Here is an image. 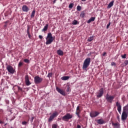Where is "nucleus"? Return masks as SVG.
<instances>
[{
	"label": "nucleus",
	"instance_id": "nucleus-50",
	"mask_svg": "<svg viewBox=\"0 0 128 128\" xmlns=\"http://www.w3.org/2000/svg\"><path fill=\"white\" fill-rule=\"evenodd\" d=\"M82 2H86V0H81Z\"/></svg>",
	"mask_w": 128,
	"mask_h": 128
},
{
	"label": "nucleus",
	"instance_id": "nucleus-38",
	"mask_svg": "<svg viewBox=\"0 0 128 128\" xmlns=\"http://www.w3.org/2000/svg\"><path fill=\"white\" fill-rule=\"evenodd\" d=\"M34 116H32L31 118V122H34Z\"/></svg>",
	"mask_w": 128,
	"mask_h": 128
},
{
	"label": "nucleus",
	"instance_id": "nucleus-42",
	"mask_svg": "<svg viewBox=\"0 0 128 128\" xmlns=\"http://www.w3.org/2000/svg\"><path fill=\"white\" fill-rule=\"evenodd\" d=\"M38 38H40V40H42L43 37H42V36L40 35V36H38Z\"/></svg>",
	"mask_w": 128,
	"mask_h": 128
},
{
	"label": "nucleus",
	"instance_id": "nucleus-23",
	"mask_svg": "<svg viewBox=\"0 0 128 128\" xmlns=\"http://www.w3.org/2000/svg\"><path fill=\"white\" fill-rule=\"evenodd\" d=\"M68 78H70V76H64L61 78V80H68Z\"/></svg>",
	"mask_w": 128,
	"mask_h": 128
},
{
	"label": "nucleus",
	"instance_id": "nucleus-2",
	"mask_svg": "<svg viewBox=\"0 0 128 128\" xmlns=\"http://www.w3.org/2000/svg\"><path fill=\"white\" fill-rule=\"evenodd\" d=\"M54 42V37H52V33L49 32L48 34V36L46 38V44H50L52 42Z\"/></svg>",
	"mask_w": 128,
	"mask_h": 128
},
{
	"label": "nucleus",
	"instance_id": "nucleus-24",
	"mask_svg": "<svg viewBox=\"0 0 128 128\" xmlns=\"http://www.w3.org/2000/svg\"><path fill=\"white\" fill-rule=\"evenodd\" d=\"M34 14H36V10H34L32 12V13L30 16L31 18H34Z\"/></svg>",
	"mask_w": 128,
	"mask_h": 128
},
{
	"label": "nucleus",
	"instance_id": "nucleus-51",
	"mask_svg": "<svg viewBox=\"0 0 128 128\" xmlns=\"http://www.w3.org/2000/svg\"><path fill=\"white\" fill-rule=\"evenodd\" d=\"M78 118H80V114L77 115Z\"/></svg>",
	"mask_w": 128,
	"mask_h": 128
},
{
	"label": "nucleus",
	"instance_id": "nucleus-22",
	"mask_svg": "<svg viewBox=\"0 0 128 128\" xmlns=\"http://www.w3.org/2000/svg\"><path fill=\"white\" fill-rule=\"evenodd\" d=\"M48 24H46L42 30V32H46V30H48Z\"/></svg>",
	"mask_w": 128,
	"mask_h": 128
},
{
	"label": "nucleus",
	"instance_id": "nucleus-13",
	"mask_svg": "<svg viewBox=\"0 0 128 128\" xmlns=\"http://www.w3.org/2000/svg\"><path fill=\"white\" fill-rule=\"evenodd\" d=\"M25 82L26 86H30V84H32V83H30V79L28 78V75H26L25 76Z\"/></svg>",
	"mask_w": 128,
	"mask_h": 128
},
{
	"label": "nucleus",
	"instance_id": "nucleus-45",
	"mask_svg": "<svg viewBox=\"0 0 128 128\" xmlns=\"http://www.w3.org/2000/svg\"><path fill=\"white\" fill-rule=\"evenodd\" d=\"M28 36L29 38H32L30 34H28Z\"/></svg>",
	"mask_w": 128,
	"mask_h": 128
},
{
	"label": "nucleus",
	"instance_id": "nucleus-44",
	"mask_svg": "<svg viewBox=\"0 0 128 128\" xmlns=\"http://www.w3.org/2000/svg\"><path fill=\"white\" fill-rule=\"evenodd\" d=\"M117 119L120 122V116H117Z\"/></svg>",
	"mask_w": 128,
	"mask_h": 128
},
{
	"label": "nucleus",
	"instance_id": "nucleus-27",
	"mask_svg": "<svg viewBox=\"0 0 128 128\" xmlns=\"http://www.w3.org/2000/svg\"><path fill=\"white\" fill-rule=\"evenodd\" d=\"M24 62H26V64H30V60H28V58L24 59Z\"/></svg>",
	"mask_w": 128,
	"mask_h": 128
},
{
	"label": "nucleus",
	"instance_id": "nucleus-31",
	"mask_svg": "<svg viewBox=\"0 0 128 128\" xmlns=\"http://www.w3.org/2000/svg\"><path fill=\"white\" fill-rule=\"evenodd\" d=\"M78 24V20H74L72 22V24H74V25H76Z\"/></svg>",
	"mask_w": 128,
	"mask_h": 128
},
{
	"label": "nucleus",
	"instance_id": "nucleus-7",
	"mask_svg": "<svg viewBox=\"0 0 128 128\" xmlns=\"http://www.w3.org/2000/svg\"><path fill=\"white\" fill-rule=\"evenodd\" d=\"M34 82L36 84H40L42 82V78H40L38 76H36L34 78Z\"/></svg>",
	"mask_w": 128,
	"mask_h": 128
},
{
	"label": "nucleus",
	"instance_id": "nucleus-52",
	"mask_svg": "<svg viewBox=\"0 0 128 128\" xmlns=\"http://www.w3.org/2000/svg\"><path fill=\"white\" fill-rule=\"evenodd\" d=\"M54 2H56V0L54 1Z\"/></svg>",
	"mask_w": 128,
	"mask_h": 128
},
{
	"label": "nucleus",
	"instance_id": "nucleus-46",
	"mask_svg": "<svg viewBox=\"0 0 128 128\" xmlns=\"http://www.w3.org/2000/svg\"><path fill=\"white\" fill-rule=\"evenodd\" d=\"M77 128H81V126L80 125H77Z\"/></svg>",
	"mask_w": 128,
	"mask_h": 128
},
{
	"label": "nucleus",
	"instance_id": "nucleus-47",
	"mask_svg": "<svg viewBox=\"0 0 128 128\" xmlns=\"http://www.w3.org/2000/svg\"><path fill=\"white\" fill-rule=\"evenodd\" d=\"M8 21H6L5 22H4V24H8Z\"/></svg>",
	"mask_w": 128,
	"mask_h": 128
},
{
	"label": "nucleus",
	"instance_id": "nucleus-28",
	"mask_svg": "<svg viewBox=\"0 0 128 128\" xmlns=\"http://www.w3.org/2000/svg\"><path fill=\"white\" fill-rule=\"evenodd\" d=\"M76 8L77 10H78V12H80V10H82V7L80 6H77Z\"/></svg>",
	"mask_w": 128,
	"mask_h": 128
},
{
	"label": "nucleus",
	"instance_id": "nucleus-41",
	"mask_svg": "<svg viewBox=\"0 0 128 128\" xmlns=\"http://www.w3.org/2000/svg\"><path fill=\"white\" fill-rule=\"evenodd\" d=\"M111 65H112V66H116V63H115L114 62H112L111 63Z\"/></svg>",
	"mask_w": 128,
	"mask_h": 128
},
{
	"label": "nucleus",
	"instance_id": "nucleus-4",
	"mask_svg": "<svg viewBox=\"0 0 128 128\" xmlns=\"http://www.w3.org/2000/svg\"><path fill=\"white\" fill-rule=\"evenodd\" d=\"M70 118H72V114H71L70 113H67L62 118V120H64V122H68V120H70Z\"/></svg>",
	"mask_w": 128,
	"mask_h": 128
},
{
	"label": "nucleus",
	"instance_id": "nucleus-16",
	"mask_svg": "<svg viewBox=\"0 0 128 128\" xmlns=\"http://www.w3.org/2000/svg\"><path fill=\"white\" fill-rule=\"evenodd\" d=\"M112 126H114V128H120V126L118 122L114 123V122H112Z\"/></svg>",
	"mask_w": 128,
	"mask_h": 128
},
{
	"label": "nucleus",
	"instance_id": "nucleus-10",
	"mask_svg": "<svg viewBox=\"0 0 128 128\" xmlns=\"http://www.w3.org/2000/svg\"><path fill=\"white\" fill-rule=\"evenodd\" d=\"M56 90H57V92H58L62 96H66V92H64V90L60 89V88L56 87Z\"/></svg>",
	"mask_w": 128,
	"mask_h": 128
},
{
	"label": "nucleus",
	"instance_id": "nucleus-48",
	"mask_svg": "<svg viewBox=\"0 0 128 128\" xmlns=\"http://www.w3.org/2000/svg\"><path fill=\"white\" fill-rule=\"evenodd\" d=\"M6 26H8V25H7V24L4 25V28H6Z\"/></svg>",
	"mask_w": 128,
	"mask_h": 128
},
{
	"label": "nucleus",
	"instance_id": "nucleus-43",
	"mask_svg": "<svg viewBox=\"0 0 128 128\" xmlns=\"http://www.w3.org/2000/svg\"><path fill=\"white\" fill-rule=\"evenodd\" d=\"M106 52H104V53L102 54L103 56H106Z\"/></svg>",
	"mask_w": 128,
	"mask_h": 128
},
{
	"label": "nucleus",
	"instance_id": "nucleus-53",
	"mask_svg": "<svg viewBox=\"0 0 128 128\" xmlns=\"http://www.w3.org/2000/svg\"><path fill=\"white\" fill-rule=\"evenodd\" d=\"M6 124H4V126H6Z\"/></svg>",
	"mask_w": 128,
	"mask_h": 128
},
{
	"label": "nucleus",
	"instance_id": "nucleus-20",
	"mask_svg": "<svg viewBox=\"0 0 128 128\" xmlns=\"http://www.w3.org/2000/svg\"><path fill=\"white\" fill-rule=\"evenodd\" d=\"M114 1L112 0L111 2L109 3L107 6V8H110L112 6H114Z\"/></svg>",
	"mask_w": 128,
	"mask_h": 128
},
{
	"label": "nucleus",
	"instance_id": "nucleus-26",
	"mask_svg": "<svg viewBox=\"0 0 128 128\" xmlns=\"http://www.w3.org/2000/svg\"><path fill=\"white\" fill-rule=\"evenodd\" d=\"M86 16V11H82L81 14H80V16H81V18H84V16Z\"/></svg>",
	"mask_w": 128,
	"mask_h": 128
},
{
	"label": "nucleus",
	"instance_id": "nucleus-12",
	"mask_svg": "<svg viewBox=\"0 0 128 128\" xmlns=\"http://www.w3.org/2000/svg\"><path fill=\"white\" fill-rule=\"evenodd\" d=\"M100 114V112L96 111V112H92L90 113V116L92 118H96Z\"/></svg>",
	"mask_w": 128,
	"mask_h": 128
},
{
	"label": "nucleus",
	"instance_id": "nucleus-39",
	"mask_svg": "<svg viewBox=\"0 0 128 128\" xmlns=\"http://www.w3.org/2000/svg\"><path fill=\"white\" fill-rule=\"evenodd\" d=\"M110 22H109L108 24L106 26V28H110Z\"/></svg>",
	"mask_w": 128,
	"mask_h": 128
},
{
	"label": "nucleus",
	"instance_id": "nucleus-35",
	"mask_svg": "<svg viewBox=\"0 0 128 128\" xmlns=\"http://www.w3.org/2000/svg\"><path fill=\"white\" fill-rule=\"evenodd\" d=\"M121 58H126V54H124V55H122Z\"/></svg>",
	"mask_w": 128,
	"mask_h": 128
},
{
	"label": "nucleus",
	"instance_id": "nucleus-15",
	"mask_svg": "<svg viewBox=\"0 0 128 128\" xmlns=\"http://www.w3.org/2000/svg\"><path fill=\"white\" fill-rule=\"evenodd\" d=\"M97 123L98 124H104L106 123V121H104V119L100 118L97 120Z\"/></svg>",
	"mask_w": 128,
	"mask_h": 128
},
{
	"label": "nucleus",
	"instance_id": "nucleus-17",
	"mask_svg": "<svg viewBox=\"0 0 128 128\" xmlns=\"http://www.w3.org/2000/svg\"><path fill=\"white\" fill-rule=\"evenodd\" d=\"M15 88H18V92H19L20 93L22 94V92H24V91L22 90V88L19 86H15Z\"/></svg>",
	"mask_w": 128,
	"mask_h": 128
},
{
	"label": "nucleus",
	"instance_id": "nucleus-14",
	"mask_svg": "<svg viewBox=\"0 0 128 128\" xmlns=\"http://www.w3.org/2000/svg\"><path fill=\"white\" fill-rule=\"evenodd\" d=\"M22 10L24 12H28L30 10V8L26 5H24L22 6Z\"/></svg>",
	"mask_w": 128,
	"mask_h": 128
},
{
	"label": "nucleus",
	"instance_id": "nucleus-49",
	"mask_svg": "<svg viewBox=\"0 0 128 128\" xmlns=\"http://www.w3.org/2000/svg\"><path fill=\"white\" fill-rule=\"evenodd\" d=\"M70 90V88H68L66 90V92H68Z\"/></svg>",
	"mask_w": 128,
	"mask_h": 128
},
{
	"label": "nucleus",
	"instance_id": "nucleus-30",
	"mask_svg": "<svg viewBox=\"0 0 128 128\" xmlns=\"http://www.w3.org/2000/svg\"><path fill=\"white\" fill-rule=\"evenodd\" d=\"M47 76L48 78H52V72L48 73Z\"/></svg>",
	"mask_w": 128,
	"mask_h": 128
},
{
	"label": "nucleus",
	"instance_id": "nucleus-3",
	"mask_svg": "<svg viewBox=\"0 0 128 128\" xmlns=\"http://www.w3.org/2000/svg\"><path fill=\"white\" fill-rule=\"evenodd\" d=\"M90 58H87L84 60L83 66H82L83 70H86V68H88V66H90Z\"/></svg>",
	"mask_w": 128,
	"mask_h": 128
},
{
	"label": "nucleus",
	"instance_id": "nucleus-5",
	"mask_svg": "<svg viewBox=\"0 0 128 128\" xmlns=\"http://www.w3.org/2000/svg\"><path fill=\"white\" fill-rule=\"evenodd\" d=\"M58 116V113L57 112H54L48 119V122H52V120H54V118H56Z\"/></svg>",
	"mask_w": 128,
	"mask_h": 128
},
{
	"label": "nucleus",
	"instance_id": "nucleus-6",
	"mask_svg": "<svg viewBox=\"0 0 128 128\" xmlns=\"http://www.w3.org/2000/svg\"><path fill=\"white\" fill-rule=\"evenodd\" d=\"M6 68L8 72H10V74H14V68L12 67V66L8 65L6 67Z\"/></svg>",
	"mask_w": 128,
	"mask_h": 128
},
{
	"label": "nucleus",
	"instance_id": "nucleus-40",
	"mask_svg": "<svg viewBox=\"0 0 128 128\" xmlns=\"http://www.w3.org/2000/svg\"><path fill=\"white\" fill-rule=\"evenodd\" d=\"M4 124V122L2 120H0V124Z\"/></svg>",
	"mask_w": 128,
	"mask_h": 128
},
{
	"label": "nucleus",
	"instance_id": "nucleus-8",
	"mask_svg": "<svg viewBox=\"0 0 128 128\" xmlns=\"http://www.w3.org/2000/svg\"><path fill=\"white\" fill-rule=\"evenodd\" d=\"M102 96H104V88H101L96 94V96L98 98H102Z\"/></svg>",
	"mask_w": 128,
	"mask_h": 128
},
{
	"label": "nucleus",
	"instance_id": "nucleus-11",
	"mask_svg": "<svg viewBox=\"0 0 128 128\" xmlns=\"http://www.w3.org/2000/svg\"><path fill=\"white\" fill-rule=\"evenodd\" d=\"M116 106H117V110L119 112V114H122V105L118 102H116Z\"/></svg>",
	"mask_w": 128,
	"mask_h": 128
},
{
	"label": "nucleus",
	"instance_id": "nucleus-18",
	"mask_svg": "<svg viewBox=\"0 0 128 128\" xmlns=\"http://www.w3.org/2000/svg\"><path fill=\"white\" fill-rule=\"evenodd\" d=\"M80 112H82V110H80V106H78L76 109V114L77 116H78L80 114Z\"/></svg>",
	"mask_w": 128,
	"mask_h": 128
},
{
	"label": "nucleus",
	"instance_id": "nucleus-1",
	"mask_svg": "<svg viewBox=\"0 0 128 128\" xmlns=\"http://www.w3.org/2000/svg\"><path fill=\"white\" fill-rule=\"evenodd\" d=\"M128 104L123 108V110L121 116L122 120H126L128 118Z\"/></svg>",
	"mask_w": 128,
	"mask_h": 128
},
{
	"label": "nucleus",
	"instance_id": "nucleus-29",
	"mask_svg": "<svg viewBox=\"0 0 128 128\" xmlns=\"http://www.w3.org/2000/svg\"><path fill=\"white\" fill-rule=\"evenodd\" d=\"M22 64H24V63L22 62H20L18 64V68H20V66H22Z\"/></svg>",
	"mask_w": 128,
	"mask_h": 128
},
{
	"label": "nucleus",
	"instance_id": "nucleus-25",
	"mask_svg": "<svg viewBox=\"0 0 128 128\" xmlns=\"http://www.w3.org/2000/svg\"><path fill=\"white\" fill-rule=\"evenodd\" d=\"M94 38V36H92L88 38V42H92V40H93Z\"/></svg>",
	"mask_w": 128,
	"mask_h": 128
},
{
	"label": "nucleus",
	"instance_id": "nucleus-19",
	"mask_svg": "<svg viewBox=\"0 0 128 128\" xmlns=\"http://www.w3.org/2000/svg\"><path fill=\"white\" fill-rule=\"evenodd\" d=\"M95 20H96V17H91L87 21V23L90 24L92 22H94Z\"/></svg>",
	"mask_w": 128,
	"mask_h": 128
},
{
	"label": "nucleus",
	"instance_id": "nucleus-21",
	"mask_svg": "<svg viewBox=\"0 0 128 128\" xmlns=\"http://www.w3.org/2000/svg\"><path fill=\"white\" fill-rule=\"evenodd\" d=\"M57 54L58 56H64V52L61 50H57Z\"/></svg>",
	"mask_w": 128,
	"mask_h": 128
},
{
	"label": "nucleus",
	"instance_id": "nucleus-32",
	"mask_svg": "<svg viewBox=\"0 0 128 128\" xmlns=\"http://www.w3.org/2000/svg\"><path fill=\"white\" fill-rule=\"evenodd\" d=\"M74 8V4L71 3L69 4V8Z\"/></svg>",
	"mask_w": 128,
	"mask_h": 128
},
{
	"label": "nucleus",
	"instance_id": "nucleus-36",
	"mask_svg": "<svg viewBox=\"0 0 128 128\" xmlns=\"http://www.w3.org/2000/svg\"><path fill=\"white\" fill-rule=\"evenodd\" d=\"M28 124V122H26V121H24L22 122V124L23 126H26V124Z\"/></svg>",
	"mask_w": 128,
	"mask_h": 128
},
{
	"label": "nucleus",
	"instance_id": "nucleus-33",
	"mask_svg": "<svg viewBox=\"0 0 128 128\" xmlns=\"http://www.w3.org/2000/svg\"><path fill=\"white\" fill-rule=\"evenodd\" d=\"M124 64L125 66H128V60H126L124 62Z\"/></svg>",
	"mask_w": 128,
	"mask_h": 128
},
{
	"label": "nucleus",
	"instance_id": "nucleus-9",
	"mask_svg": "<svg viewBox=\"0 0 128 128\" xmlns=\"http://www.w3.org/2000/svg\"><path fill=\"white\" fill-rule=\"evenodd\" d=\"M114 96H108V94H107L106 96V100L108 102H110V104L112 103V100H114Z\"/></svg>",
	"mask_w": 128,
	"mask_h": 128
},
{
	"label": "nucleus",
	"instance_id": "nucleus-37",
	"mask_svg": "<svg viewBox=\"0 0 128 128\" xmlns=\"http://www.w3.org/2000/svg\"><path fill=\"white\" fill-rule=\"evenodd\" d=\"M27 34H30V27H28V28H27Z\"/></svg>",
	"mask_w": 128,
	"mask_h": 128
},
{
	"label": "nucleus",
	"instance_id": "nucleus-34",
	"mask_svg": "<svg viewBox=\"0 0 128 128\" xmlns=\"http://www.w3.org/2000/svg\"><path fill=\"white\" fill-rule=\"evenodd\" d=\"M52 128H58V124H53L52 125Z\"/></svg>",
	"mask_w": 128,
	"mask_h": 128
}]
</instances>
